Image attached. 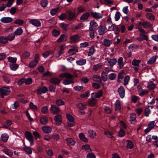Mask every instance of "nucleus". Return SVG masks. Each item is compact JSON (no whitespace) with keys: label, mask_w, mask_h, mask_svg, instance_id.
<instances>
[{"label":"nucleus","mask_w":158,"mask_h":158,"mask_svg":"<svg viewBox=\"0 0 158 158\" xmlns=\"http://www.w3.org/2000/svg\"><path fill=\"white\" fill-rule=\"evenodd\" d=\"M10 90L7 87H3L0 89V95L2 98H4V96L10 93Z\"/></svg>","instance_id":"1"},{"label":"nucleus","mask_w":158,"mask_h":158,"mask_svg":"<svg viewBox=\"0 0 158 158\" xmlns=\"http://www.w3.org/2000/svg\"><path fill=\"white\" fill-rule=\"evenodd\" d=\"M77 106L79 109V111L81 114L83 115L85 114V112L84 110L86 109L85 106L82 103H78L77 104Z\"/></svg>","instance_id":"2"},{"label":"nucleus","mask_w":158,"mask_h":158,"mask_svg":"<svg viewBox=\"0 0 158 158\" xmlns=\"http://www.w3.org/2000/svg\"><path fill=\"white\" fill-rule=\"evenodd\" d=\"M25 136L26 138L29 141L31 145L34 144L33 137L32 135L29 131H26L25 133Z\"/></svg>","instance_id":"3"},{"label":"nucleus","mask_w":158,"mask_h":158,"mask_svg":"<svg viewBox=\"0 0 158 158\" xmlns=\"http://www.w3.org/2000/svg\"><path fill=\"white\" fill-rule=\"evenodd\" d=\"M103 91L100 90L97 93H93L91 94L92 98H100L102 95Z\"/></svg>","instance_id":"4"},{"label":"nucleus","mask_w":158,"mask_h":158,"mask_svg":"<svg viewBox=\"0 0 158 158\" xmlns=\"http://www.w3.org/2000/svg\"><path fill=\"white\" fill-rule=\"evenodd\" d=\"M50 110L51 112L54 114H57L60 111L59 107L53 105H51Z\"/></svg>","instance_id":"5"},{"label":"nucleus","mask_w":158,"mask_h":158,"mask_svg":"<svg viewBox=\"0 0 158 158\" xmlns=\"http://www.w3.org/2000/svg\"><path fill=\"white\" fill-rule=\"evenodd\" d=\"M155 122L154 121L151 122L148 124V127L144 130L145 133L148 132L151 130H152L155 127Z\"/></svg>","instance_id":"6"},{"label":"nucleus","mask_w":158,"mask_h":158,"mask_svg":"<svg viewBox=\"0 0 158 158\" xmlns=\"http://www.w3.org/2000/svg\"><path fill=\"white\" fill-rule=\"evenodd\" d=\"M54 118L56 125H59L61 123L62 118L61 115L57 114L55 116Z\"/></svg>","instance_id":"7"},{"label":"nucleus","mask_w":158,"mask_h":158,"mask_svg":"<svg viewBox=\"0 0 158 158\" xmlns=\"http://www.w3.org/2000/svg\"><path fill=\"white\" fill-rule=\"evenodd\" d=\"M118 92L120 97L121 98H123L125 96V90L123 86H120L118 89Z\"/></svg>","instance_id":"8"},{"label":"nucleus","mask_w":158,"mask_h":158,"mask_svg":"<svg viewBox=\"0 0 158 158\" xmlns=\"http://www.w3.org/2000/svg\"><path fill=\"white\" fill-rule=\"evenodd\" d=\"M70 41L72 43H75L79 41V37L78 35L72 36L70 37Z\"/></svg>","instance_id":"9"},{"label":"nucleus","mask_w":158,"mask_h":158,"mask_svg":"<svg viewBox=\"0 0 158 158\" xmlns=\"http://www.w3.org/2000/svg\"><path fill=\"white\" fill-rule=\"evenodd\" d=\"M90 14L91 16L94 18L96 19H99L102 18V14L96 12H91Z\"/></svg>","instance_id":"10"},{"label":"nucleus","mask_w":158,"mask_h":158,"mask_svg":"<svg viewBox=\"0 0 158 158\" xmlns=\"http://www.w3.org/2000/svg\"><path fill=\"white\" fill-rule=\"evenodd\" d=\"M98 26V24L94 20H91L90 23L89 30H94Z\"/></svg>","instance_id":"11"},{"label":"nucleus","mask_w":158,"mask_h":158,"mask_svg":"<svg viewBox=\"0 0 158 158\" xmlns=\"http://www.w3.org/2000/svg\"><path fill=\"white\" fill-rule=\"evenodd\" d=\"M1 21L3 23H9L13 21V19L10 17H3L1 20Z\"/></svg>","instance_id":"12"},{"label":"nucleus","mask_w":158,"mask_h":158,"mask_svg":"<svg viewBox=\"0 0 158 158\" xmlns=\"http://www.w3.org/2000/svg\"><path fill=\"white\" fill-rule=\"evenodd\" d=\"M48 89L45 87H42L37 90V93L39 94H41L43 93H45L46 92Z\"/></svg>","instance_id":"13"},{"label":"nucleus","mask_w":158,"mask_h":158,"mask_svg":"<svg viewBox=\"0 0 158 158\" xmlns=\"http://www.w3.org/2000/svg\"><path fill=\"white\" fill-rule=\"evenodd\" d=\"M68 13V19L69 21H72L75 18V13L71 11H69Z\"/></svg>","instance_id":"14"},{"label":"nucleus","mask_w":158,"mask_h":158,"mask_svg":"<svg viewBox=\"0 0 158 158\" xmlns=\"http://www.w3.org/2000/svg\"><path fill=\"white\" fill-rule=\"evenodd\" d=\"M89 136L91 138H94L96 137V132L92 129H90L88 131Z\"/></svg>","instance_id":"15"},{"label":"nucleus","mask_w":158,"mask_h":158,"mask_svg":"<svg viewBox=\"0 0 158 158\" xmlns=\"http://www.w3.org/2000/svg\"><path fill=\"white\" fill-rule=\"evenodd\" d=\"M29 23L36 27H39L41 25L40 22L39 21L36 19H32L31 20L29 21Z\"/></svg>","instance_id":"16"},{"label":"nucleus","mask_w":158,"mask_h":158,"mask_svg":"<svg viewBox=\"0 0 158 158\" xmlns=\"http://www.w3.org/2000/svg\"><path fill=\"white\" fill-rule=\"evenodd\" d=\"M49 81L52 84L55 85L58 84L60 81V80L56 77L50 79Z\"/></svg>","instance_id":"17"},{"label":"nucleus","mask_w":158,"mask_h":158,"mask_svg":"<svg viewBox=\"0 0 158 158\" xmlns=\"http://www.w3.org/2000/svg\"><path fill=\"white\" fill-rule=\"evenodd\" d=\"M90 16V14L89 12H86L83 14L81 17L80 19L82 20H87Z\"/></svg>","instance_id":"18"},{"label":"nucleus","mask_w":158,"mask_h":158,"mask_svg":"<svg viewBox=\"0 0 158 158\" xmlns=\"http://www.w3.org/2000/svg\"><path fill=\"white\" fill-rule=\"evenodd\" d=\"M118 63L121 69L123 68L125 62L123 61V58L122 57H120L118 59Z\"/></svg>","instance_id":"19"},{"label":"nucleus","mask_w":158,"mask_h":158,"mask_svg":"<svg viewBox=\"0 0 158 158\" xmlns=\"http://www.w3.org/2000/svg\"><path fill=\"white\" fill-rule=\"evenodd\" d=\"M105 27L103 26H101L98 27V32L100 35H103L105 33Z\"/></svg>","instance_id":"20"},{"label":"nucleus","mask_w":158,"mask_h":158,"mask_svg":"<svg viewBox=\"0 0 158 158\" xmlns=\"http://www.w3.org/2000/svg\"><path fill=\"white\" fill-rule=\"evenodd\" d=\"M67 144L69 145H73L75 143V141L71 138H67L66 139Z\"/></svg>","instance_id":"21"},{"label":"nucleus","mask_w":158,"mask_h":158,"mask_svg":"<svg viewBox=\"0 0 158 158\" xmlns=\"http://www.w3.org/2000/svg\"><path fill=\"white\" fill-rule=\"evenodd\" d=\"M112 43L111 40L107 39H105L104 40L103 44L105 46L108 47L110 46Z\"/></svg>","instance_id":"22"},{"label":"nucleus","mask_w":158,"mask_h":158,"mask_svg":"<svg viewBox=\"0 0 158 158\" xmlns=\"http://www.w3.org/2000/svg\"><path fill=\"white\" fill-rule=\"evenodd\" d=\"M92 79L94 81L99 83H101L102 82V81L100 77L97 75L94 76Z\"/></svg>","instance_id":"23"},{"label":"nucleus","mask_w":158,"mask_h":158,"mask_svg":"<svg viewBox=\"0 0 158 158\" xmlns=\"http://www.w3.org/2000/svg\"><path fill=\"white\" fill-rule=\"evenodd\" d=\"M114 105L115 106V111H118L121 109L120 103L119 100H117L116 101Z\"/></svg>","instance_id":"24"},{"label":"nucleus","mask_w":158,"mask_h":158,"mask_svg":"<svg viewBox=\"0 0 158 158\" xmlns=\"http://www.w3.org/2000/svg\"><path fill=\"white\" fill-rule=\"evenodd\" d=\"M97 100L94 98H92L91 99H89L88 101V104L91 106H93L96 103Z\"/></svg>","instance_id":"25"},{"label":"nucleus","mask_w":158,"mask_h":158,"mask_svg":"<svg viewBox=\"0 0 158 158\" xmlns=\"http://www.w3.org/2000/svg\"><path fill=\"white\" fill-rule=\"evenodd\" d=\"M146 16L148 19L151 20H153L155 19V17L154 15L151 13L146 14Z\"/></svg>","instance_id":"26"},{"label":"nucleus","mask_w":158,"mask_h":158,"mask_svg":"<svg viewBox=\"0 0 158 158\" xmlns=\"http://www.w3.org/2000/svg\"><path fill=\"white\" fill-rule=\"evenodd\" d=\"M79 137L81 140L85 143H87L88 141L87 139L85 137V135L82 133H80L79 134Z\"/></svg>","instance_id":"27"},{"label":"nucleus","mask_w":158,"mask_h":158,"mask_svg":"<svg viewBox=\"0 0 158 158\" xmlns=\"http://www.w3.org/2000/svg\"><path fill=\"white\" fill-rule=\"evenodd\" d=\"M142 25L144 28H149L152 26V25L150 23L147 22L142 23Z\"/></svg>","instance_id":"28"},{"label":"nucleus","mask_w":158,"mask_h":158,"mask_svg":"<svg viewBox=\"0 0 158 158\" xmlns=\"http://www.w3.org/2000/svg\"><path fill=\"white\" fill-rule=\"evenodd\" d=\"M23 150L28 154L32 153V150L30 147L26 146L23 148Z\"/></svg>","instance_id":"29"},{"label":"nucleus","mask_w":158,"mask_h":158,"mask_svg":"<svg viewBox=\"0 0 158 158\" xmlns=\"http://www.w3.org/2000/svg\"><path fill=\"white\" fill-rule=\"evenodd\" d=\"M102 64L101 63L95 65L93 66V69L94 71H97L98 69H100L102 67Z\"/></svg>","instance_id":"30"},{"label":"nucleus","mask_w":158,"mask_h":158,"mask_svg":"<svg viewBox=\"0 0 158 158\" xmlns=\"http://www.w3.org/2000/svg\"><path fill=\"white\" fill-rule=\"evenodd\" d=\"M9 136L5 134H2L1 136V139L3 142H6L8 139Z\"/></svg>","instance_id":"31"},{"label":"nucleus","mask_w":158,"mask_h":158,"mask_svg":"<svg viewBox=\"0 0 158 158\" xmlns=\"http://www.w3.org/2000/svg\"><path fill=\"white\" fill-rule=\"evenodd\" d=\"M23 32V30L21 28H18L14 32V35H20L22 34Z\"/></svg>","instance_id":"32"},{"label":"nucleus","mask_w":158,"mask_h":158,"mask_svg":"<svg viewBox=\"0 0 158 158\" xmlns=\"http://www.w3.org/2000/svg\"><path fill=\"white\" fill-rule=\"evenodd\" d=\"M42 130L44 132L47 133H48L51 132L52 129L49 127H43Z\"/></svg>","instance_id":"33"},{"label":"nucleus","mask_w":158,"mask_h":158,"mask_svg":"<svg viewBox=\"0 0 158 158\" xmlns=\"http://www.w3.org/2000/svg\"><path fill=\"white\" fill-rule=\"evenodd\" d=\"M82 148L83 150L88 152H90L92 151V150L90 149L89 145L88 144H86L85 145H83L82 146Z\"/></svg>","instance_id":"34"},{"label":"nucleus","mask_w":158,"mask_h":158,"mask_svg":"<svg viewBox=\"0 0 158 158\" xmlns=\"http://www.w3.org/2000/svg\"><path fill=\"white\" fill-rule=\"evenodd\" d=\"M117 60L115 59H110L108 61V63L110 64L111 67L113 66L116 63Z\"/></svg>","instance_id":"35"},{"label":"nucleus","mask_w":158,"mask_h":158,"mask_svg":"<svg viewBox=\"0 0 158 158\" xmlns=\"http://www.w3.org/2000/svg\"><path fill=\"white\" fill-rule=\"evenodd\" d=\"M56 103L58 106L63 105L64 104V102L61 99H59L56 101Z\"/></svg>","instance_id":"36"},{"label":"nucleus","mask_w":158,"mask_h":158,"mask_svg":"<svg viewBox=\"0 0 158 158\" xmlns=\"http://www.w3.org/2000/svg\"><path fill=\"white\" fill-rule=\"evenodd\" d=\"M156 56H153L152 58H150L148 61V64H153L156 61Z\"/></svg>","instance_id":"37"},{"label":"nucleus","mask_w":158,"mask_h":158,"mask_svg":"<svg viewBox=\"0 0 158 158\" xmlns=\"http://www.w3.org/2000/svg\"><path fill=\"white\" fill-rule=\"evenodd\" d=\"M60 34V31L56 29H54L52 31V34L54 36H57Z\"/></svg>","instance_id":"38"},{"label":"nucleus","mask_w":158,"mask_h":158,"mask_svg":"<svg viewBox=\"0 0 158 158\" xmlns=\"http://www.w3.org/2000/svg\"><path fill=\"white\" fill-rule=\"evenodd\" d=\"M101 77L102 80L104 81H106L107 79V76L106 73L104 71H102L101 74Z\"/></svg>","instance_id":"39"},{"label":"nucleus","mask_w":158,"mask_h":158,"mask_svg":"<svg viewBox=\"0 0 158 158\" xmlns=\"http://www.w3.org/2000/svg\"><path fill=\"white\" fill-rule=\"evenodd\" d=\"M48 119L46 117H43L41 118L40 119V123L43 124H45L48 122Z\"/></svg>","instance_id":"40"},{"label":"nucleus","mask_w":158,"mask_h":158,"mask_svg":"<svg viewBox=\"0 0 158 158\" xmlns=\"http://www.w3.org/2000/svg\"><path fill=\"white\" fill-rule=\"evenodd\" d=\"M59 8V7H57L53 9H52L50 11V13L51 15H56L58 11Z\"/></svg>","instance_id":"41"},{"label":"nucleus","mask_w":158,"mask_h":158,"mask_svg":"<svg viewBox=\"0 0 158 158\" xmlns=\"http://www.w3.org/2000/svg\"><path fill=\"white\" fill-rule=\"evenodd\" d=\"M104 133V134L107 136L109 137L111 136V138H112L113 137V136H112L113 134V132L108 130H105Z\"/></svg>","instance_id":"42"},{"label":"nucleus","mask_w":158,"mask_h":158,"mask_svg":"<svg viewBox=\"0 0 158 158\" xmlns=\"http://www.w3.org/2000/svg\"><path fill=\"white\" fill-rule=\"evenodd\" d=\"M8 42V39L7 38L2 36L0 37V43L2 44H6Z\"/></svg>","instance_id":"43"},{"label":"nucleus","mask_w":158,"mask_h":158,"mask_svg":"<svg viewBox=\"0 0 158 158\" xmlns=\"http://www.w3.org/2000/svg\"><path fill=\"white\" fill-rule=\"evenodd\" d=\"M38 62L35 60H32L30 63L29 66L31 68H34L37 65Z\"/></svg>","instance_id":"44"},{"label":"nucleus","mask_w":158,"mask_h":158,"mask_svg":"<svg viewBox=\"0 0 158 158\" xmlns=\"http://www.w3.org/2000/svg\"><path fill=\"white\" fill-rule=\"evenodd\" d=\"M18 65L16 64H11L10 65V67L11 70H15L18 67Z\"/></svg>","instance_id":"45"},{"label":"nucleus","mask_w":158,"mask_h":158,"mask_svg":"<svg viewBox=\"0 0 158 158\" xmlns=\"http://www.w3.org/2000/svg\"><path fill=\"white\" fill-rule=\"evenodd\" d=\"M127 148H130V149L133 148L134 147V145L132 142L131 141L129 140H127Z\"/></svg>","instance_id":"46"},{"label":"nucleus","mask_w":158,"mask_h":158,"mask_svg":"<svg viewBox=\"0 0 158 158\" xmlns=\"http://www.w3.org/2000/svg\"><path fill=\"white\" fill-rule=\"evenodd\" d=\"M86 62V60L85 59L81 60L76 62L77 64L80 65H82L84 64Z\"/></svg>","instance_id":"47"},{"label":"nucleus","mask_w":158,"mask_h":158,"mask_svg":"<svg viewBox=\"0 0 158 158\" xmlns=\"http://www.w3.org/2000/svg\"><path fill=\"white\" fill-rule=\"evenodd\" d=\"M3 151L5 154L9 156H11L12 155L13 153L12 152L7 148H4Z\"/></svg>","instance_id":"48"},{"label":"nucleus","mask_w":158,"mask_h":158,"mask_svg":"<svg viewBox=\"0 0 158 158\" xmlns=\"http://www.w3.org/2000/svg\"><path fill=\"white\" fill-rule=\"evenodd\" d=\"M8 61L12 64L15 63L17 60V59L16 58H14L11 57H9L8 58Z\"/></svg>","instance_id":"49"},{"label":"nucleus","mask_w":158,"mask_h":158,"mask_svg":"<svg viewBox=\"0 0 158 158\" xmlns=\"http://www.w3.org/2000/svg\"><path fill=\"white\" fill-rule=\"evenodd\" d=\"M67 17L66 14L62 13L60 16H58L59 18L61 20H63L65 19Z\"/></svg>","instance_id":"50"},{"label":"nucleus","mask_w":158,"mask_h":158,"mask_svg":"<svg viewBox=\"0 0 158 158\" xmlns=\"http://www.w3.org/2000/svg\"><path fill=\"white\" fill-rule=\"evenodd\" d=\"M48 4L47 0H42L40 2V4L43 7H46Z\"/></svg>","instance_id":"51"},{"label":"nucleus","mask_w":158,"mask_h":158,"mask_svg":"<svg viewBox=\"0 0 158 158\" xmlns=\"http://www.w3.org/2000/svg\"><path fill=\"white\" fill-rule=\"evenodd\" d=\"M24 23L23 20L21 19H17L14 22L15 24L21 25H22Z\"/></svg>","instance_id":"52"},{"label":"nucleus","mask_w":158,"mask_h":158,"mask_svg":"<svg viewBox=\"0 0 158 158\" xmlns=\"http://www.w3.org/2000/svg\"><path fill=\"white\" fill-rule=\"evenodd\" d=\"M23 79L24 81V83L26 85L30 84L32 82V80L30 78H28L26 79Z\"/></svg>","instance_id":"53"},{"label":"nucleus","mask_w":158,"mask_h":158,"mask_svg":"<svg viewBox=\"0 0 158 158\" xmlns=\"http://www.w3.org/2000/svg\"><path fill=\"white\" fill-rule=\"evenodd\" d=\"M140 60H137L134 59L132 61V64L135 66H137L139 65V64L140 63Z\"/></svg>","instance_id":"54"},{"label":"nucleus","mask_w":158,"mask_h":158,"mask_svg":"<svg viewBox=\"0 0 158 158\" xmlns=\"http://www.w3.org/2000/svg\"><path fill=\"white\" fill-rule=\"evenodd\" d=\"M94 51L95 49L94 47L93 46H92L90 48L88 53V56H91L94 53Z\"/></svg>","instance_id":"55"},{"label":"nucleus","mask_w":158,"mask_h":158,"mask_svg":"<svg viewBox=\"0 0 158 158\" xmlns=\"http://www.w3.org/2000/svg\"><path fill=\"white\" fill-rule=\"evenodd\" d=\"M78 52V50L76 48H71L68 51V53L70 54L71 55H73L75 54V52Z\"/></svg>","instance_id":"56"},{"label":"nucleus","mask_w":158,"mask_h":158,"mask_svg":"<svg viewBox=\"0 0 158 158\" xmlns=\"http://www.w3.org/2000/svg\"><path fill=\"white\" fill-rule=\"evenodd\" d=\"M155 87L156 85L152 82H151L147 86V87L150 89H153Z\"/></svg>","instance_id":"57"},{"label":"nucleus","mask_w":158,"mask_h":158,"mask_svg":"<svg viewBox=\"0 0 158 158\" xmlns=\"http://www.w3.org/2000/svg\"><path fill=\"white\" fill-rule=\"evenodd\" d=\"M67 117L69 120V122H74V118L70 114H68L66 115Z\"/></svg>","instance_id":"58"},{"label":"nucleus","mask_w":158,"mask_h":158,"mask_svg":"<svg viewBox=\"0 0 158 158\" xmlns=\"http://www.w3.org/2000/svg\"><path fill=\"white\" fill-rule=\"evenodd\" d=\"M89 90L87 91L85 94H82L81 95V97L83 98H87L89 96Z\"/></svg>","instance_id":"59"},{"label":"nucleus","mask_w":158,"mask_h":158,"mask_svg":"<svg viewBox=\"0 0 158 158\" xmlns=\"http://www.w3.org/2000/svg\"><path fill=\"white\" fill-rule=\"evenodd\" d=\"M65 38V36L64 34L61 35L60 37L57 40V42H61L64 40Z\"/></svg>","instance_id":"60"},{"label":"nucleus","mask_w":158,"mask_h":158,"mask_svg":"<svg viewBox=\"0 0 158 158\" xmlns=\"http://www.w3.org/2000/svg\"><path fill=\"white\" fill-rule=\"evenodd\" d=\"M15 35H14V34H10L8 35L7 37V39H8V40L10 41H12L15 38Z\"/></svg>","instance_id":"61"},{"label":"nucleus","mask_w":158,"mask_h":158,"mask_svg":"<svg viewBox=\"0 0 158 158\" xmlns=\"http://www.w3.org/2000/svg\"><path fill=\"white\" fill-rule=\"evenodd\" d=\"M30 55V53L27 51H25L23 54V56L25 58H27L29 57Z\"/></svg>","instance_id":"62"},{"label":"nucleus","mask_w":158,"mask_h":158,"mask_svg":"<svg viewBox=\"0 0 158 158\" xmlns=\"http://www.w3.org/2000/svg\"><path fill=\"white\" fill-rule=\"evenodd\" d=\"M136 115L135 114L132 113L130 114V121H134L136 119Z\"/></svg>","instance_id":"63"},{"label":"nucleus","mask_w":158,"mask_h":158,"mask_svg":"<svg viewBox=\"0 0 158 158\" xmlns=\"http://www.w3.org/2000/svg\"><path fill=\"white\" fill-rule=\"evenodd\" d=\"M87 158H96L95 155L92 153H89L87 155Z\"/></svg>","instance_id":"64"}]
</instances>
